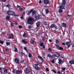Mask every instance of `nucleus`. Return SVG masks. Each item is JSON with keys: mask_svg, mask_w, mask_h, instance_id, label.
<instances>
[{"mask_svg": "<svg viewBox=\"0 0 74 74\" xmlns=\"http://www.w3.org/2000/svg\"><path fill=\"white\" fill-rule=\"evenodd\" d=\"M48 23H47V22H45V23H44V24L45 25H48Z\"/></svg>", "mask_w": 74, "mask_h": 74, "instance_id": "c03bdc74", "label": "nucleus"}, {"mask_svg": "<svg viewBox=\"0 0 74 74\" xmlns=\"http://www.w3.org/2000/svg\"><path fill=\"white\" fill-rule=\"evenodd\" d=\"M56 48H58H58H59L60 47V46L59 45H56Z\"/></svg>", "mask_w": 74, "mask_h": 74, "instance_id": "e433bc0d", "label": "nucleus"}, {"mask_svg": "<svg viewBox=\"0 0 74 74\" xmlns=\"http://www.w3.org/2000/svg\"><path fill=\"white\" fill-rule=\"evenodd\" d=\"M24 71L26 74H29L30 73V71L29 70V68H25Z\"/></svg>", "mask_w": 74, "mask_h": 74, "instance_id": "7ed1b4c3", "label": "nucleus"}, {"mask_svg": "<svg viewBox=\"0 0 74 74\" xmlns=\"http://www.w3.org/2000/svg\"><path fill=\"white\" fill-rule=\"evenodd\" d=\"M53 54H54V56L56 57H59L60 56V54L58 53L57 52H54Z\"/></svg>", "mask_w": 74, "mask_h": 74, "instance_id": "20e7f679", "label": "nucleus"}, {"mask_svg": "<svg viewBox=\"0 0 74 74\" xmlns=\"http://www.w3.org/2000/svg\"><path fill=\"white\" fill-rule=\"evenodd\" d=\"M69 63L71 64H74V61L73 60H72L69 62Z\"/></svg>", "mask_w": 74, "mask_h": 74, "instance_id": "4be33fe9", "label": "nucleus"}, {"mask_svg": "<svg viewBox=\"0 0 74 74\" xmlns=\"http://www.w3.org/2000/svg\"><path fill=\"white\" fill-rule=\"evenodd\" d=\"M24 49H25L26 51H27V49L26 47H24Z\"/></svg>", "mask_w": 74, "mask_h": 74, "instance_id": "09e8293b", "label": "nucleus"}, {"mask_svg": "<svg viewBox=\"0 0 74 74\" xmlns=\"http://www.w3.org/2000/svg\"><path fill=\"white\" fill-rule=\"evenodd\" d=\"M40 22H38L37 23H36V26L37 27H40Z\"/></svg>", "mask_w": 74, "mask_h": 74, "instance_id": "412c9836", "label": "nucleus"}, {"mask_svg": "<svg viewBox=\"0 0 74 74\" xmlns=\"http://www.w3.org/2000/svg\"><path fill=\"white\" fill-rule=\"evenodd\" d=\"M4 70L3 71H2V72L4 73H5V74H7L8 73V71L7 69H5L4 68Z\"/></svg>", "mask_w": 74, "mask_h": 74, "instance_id": "dca6fc26", "label": "nucleus"}, {"mask_svg": "<svg viewBox=\"0 0 74 74\" xmlns=\"http://www.w3.org/2000/svg\"><path fill=\"white\" fill-rule=\"evenodd\" d=\"M1 1H2V2H6V1H7V0H1Z\"/></svg>", "mask_w": 74, "mask_h": 74, "instance_id": "de8ad7c7", "label": "nucleus"}, {"mask_svg": "<svg viewBox=\"0 0 74 74\" xmlns=\"http://www.w3.org/2000/svg\"><path fill=\"white\" fill-rule=\"evenodd\" d=\"M62 70H63V71H64V70H66V68H65L62 67Z\"/></svg>", "mask_w": 74, "mask_h": 74, "instance_id": "37998d69", "label": "nucleus"}, {"mask_svg": "<svg viewBox=\"0 0 74 74\" xmlns=\"http://www.w3.org/2000/svg\"><path fill=\"white\" fill-rule=\"evenodd\" d=\"M0 43L1 44L3 45V41L0 40Z\"/></svg>", "mask_w": 74, "mask_h": 74, "instance_id": "a19ab883", "label": "nucleus"}, {"mask_svg": "<svg viewBox=\"0 0 74 74\" xmlns=\"http://www.w3.org/2000/svg\"><path fill=\"white\" fill-rule=\"evenodd\" d=\"M17 8H21V6H20L19 5H17Z\"/></svg>", "mask_w": 74, "mask_h": 74, "instance_id": "4d7b16f0", "label": "nucleus"}, {"mask_svg": "<svg viewBox=\"0 0 74 74\" xmlns=\"http://www.w3.org/2000/svg\"><path fill=\"white\" fill-rule=\"evenodd\" d=\"M51 62H52V63L53 64L54 63V60H51Z\"/></svg>", "mask_w": 74, "mask_h": 74, "instance_id": "ea45409f", "label": "nucleus"}, {"mask_svg": "<svg viewBox=\"0 0 74 74\" xmlns=\"http://www.w3.org/2000/svg\"><path fill=\"white\" fill-rule=\"evenodd\" d=\"M60 9L59 10V12H62L63 11V6H60Z\"/></svg>", "mask_w": 74, "mask_h": 74, "instance_id": "423d86ee", "label": "nucleus"}, {"mask_svg": "<svg viewBox=\"0 0 74 74\" xmlns=\"http://www.w3.org/2000/svg\"><path fill=\"white\" fill-rule=\"evenodd\" d=\"M23 36L24 37H27V34H25V33H24V34L23 35Z\"/></svg>", "mask_w": 74, "mask_h": 74, "instance_id": "a878e982", "label": "nucleus"}, {"mask_svg": "<svg viewBox=\"0 0 74 74\" xmlns=\"http://www.w3.org/2000/svg\"><path fill=\"white\" fill-rule=\"evenodd\" d=\"M25 62H26L25 61H22L20 63L21 65L23 66H24L25 65Z\"/></svg>", "mask_w": 74, "mask_h": 74, "instance_id": "9d476101", "label": "nucleus"}, {"mask_svg": "<svg viewBox=\"0 0 74 74\" xmlns=\"http://www.w3.org/2000/svg\"><path fill=\"white\" fill-rule=\"evenodd\" d=\"M58 61V63H59V64H62V63L64 62L61 59H59Z\"/></svg>", "mask_w": 74, "mask_h": 74, "instance_id": "ddd939ff", "label": "nucleus"}, {"mask_svg": "<svg viewBox=\"0 0 74 74\" xmlns=\"http://www.w3.org/2000/svg\"><path fill=\"white\" fill-rule=\"evenodd\" d=\"M65 4H66V1H65V0H62V5H64Z\"/></svg>", "mask_w": 74, "mask_h": 74, "instance_id": "6ab92c4d", "label": "nucleus"}, {"mask_svg": "<svg viewBox=\"0 0 74 74\" xmlns=\"http://www.w3.org/2000/svg\"><path fill=\"white\" fill-rule=\"evenodd\" d=\"M9 6V5H6V7H8Z\"/></svg>", "mask_w": 74, "mask_h": 74, "instance_id": "69168bd1", "label": "nucleus"}, {"mask_svg": "<svg viewBox=\"0 0 74 74\" xmlns=\"http://www.w3.org/2000/svg\"><path fill=\"white\" fill-rule=\"evenodd\" d=\"M54 27L55 30H56V29H58L57 28V27L56 26H55Z\"/></svg>", "mask_w": 74, "mask_h": 74, "instance_id": "49530a36", "label": "nucleus"}, {"mask_svg": "<svg viewBox=\"0 0 74 74\" xmlns=\"http://www.w3.org/2000/svg\"><path fill=\"white\" fill-rule=\"evenodd\" d=\"M14 37V36H13V34H11L10 35H9L8 36V38H13Z\"/></svg>", "mask_w": 74, "mask_h": 74, "instance_id": "a211bd4d", "label": "nucleus"}, {"mask_svg": "<svg viewBox=\"0 0 74 74\" xmlns=\"http://www.w3.org/2000/svg\"><path fill=\"white\" fill-rule=\"evenodd\" d=\"M8 49H5V51H6V52H8Z\"/></svg>", "mask_w": 74, "mask_h": 74, "instance_id": "5fc2aeb1", "label": "nucleus"}, {"mask_svg": "<svg viewBox=\"0 0 74 74\" xmlns=\"http://www.w3.org/2000/svg\"><path fill=\"white\" fill-rule=\"evenodd\" d=\"M4 69V68L0 67V70H1V72H2V71H3Z\"/></svg>", "mask_w": 74, "mask_h": 74, "instance_id": "473e14b6", "label": "nucleus"}, {"mask_svg": "<svg viewBox=\"0 0 74 74\" xmlns=\"http://www.w3.org/2000/svg\"><path fill=\"white\" fill-rule=\"evenodd\" d=\"M21 19H23V16H22V17H21Z\"/></svg>", "mask_w": 74, "mask_h": 74, "instance_id": "774afa93", "label": "nucleus"}, {"mask_svg": "<svg viewBox=\"0 0 74 74\" xmlns=\"http://www.w3.org/2000/svg\"><path fill=\"white\" fill-rule=\"evenodd\" d=\"M49 42H52V40H51V39H49Z\"/></svg>", "mask_w": 74, "mask_h": 74, "instance_id": "e2e57ef3", "label": "nucleus"}, {"mask_svg": "<svg viewBox=\"0 0 74 74\" xmlns=\"http://www.w3.org/2000/svg\"><path fill=\"white\" fill-rule=\"evenodd\" d=\"M15 71H16V70L15 69H14L13 71H12V73H15Z\"/></svg>", "mask_w": 74, "mask_h": 74, "instance_id": "a18cd8bd", "label": "nucleus"}, {"mask_svg": "<svg viewBox=\"0 0 74 74\" xmlns=\"http://www.w3.org/2000/svg\"><path fill=\"white\" fill-rule=\"evenodd\" d=\"M48 51H51V48H49L48 49Z\"/></svg>", "mask_w": 74, "mask_h": 74, "instance_id": "6e6d98bb", "label": "nucleus"}, {"mask_svg": "<svg viewBox=\"0 0 74 74\" xmlns=\"http://www.w3.org/2000/svg\"><path fill=\"white\" fill-rule=\"evenodd\" d=\"M44 4L46 5H47V4L50 3V2H49L48 0H44Z\"/></svg>", "mask_w": 74, "mask_h": 74, "instance_id": "39448f33", "label": "nucleus"}, {"mask_svg": "<svg viewBox=\"0 0 74 74\" xmlns=\"http://www.w3.org/2000/svg\"><path fill=\"white\" fill-rule=\"evenodd\" d=\"M31 12H32V16L34 15V14L36 12V10H31L30 11Z\"/></svg>", "mask_w": 74, "mask_h": 74, "instance_id": "6e6552de", "label": "nucleus"}, {"mask_svg": "<svg viewBox=\"0 0 74 74\" xmlns=\"http://www.w3.org/2000/svg\"><path fill=\"white\" fill-rule=\"evenodd\" d=\"M58 49L59 50H62V49H63L62 47H59V48H58Z\"/></svg>", "mask_w": 74, "mask_h": 74, "instance_id": "72a5a7b5", "label": "nucleus"}, {"mask_svg": "<svg viewBox=\"0 0 74 74\" xmlns=\"http://www.w3.org/2000/svg\"><path fill=\"white\" fill-rule=\"evenodd\" d=\"M11 26H14V24L11 23Z\"/></svg>", "mask_w": 74, "mask_h": 74, "instance_id": "864d4df0", "label": "nucleus"}, {"mask_svg": "<svg viewBox=\"0 0 74 74\" xmlns=\"http://www.w3.org/2000/svg\"><path fill=\"white\" fill-rule=\"evenodd\" d=\"M41 1H39V3H40H40H41Z\"/></svg>", "mask_w": 74, "mask_h": 74, "instance_id": "0e129e2a", "label": "nucleus"}, {"mask_svg": "<svg viewBox=\"0 0 74 74\" xmlns=\"http://www.w3.org/2000/svg\"><path fill=\"white\" fill-rule=\"evenodd\" d=\"M52 71H53V73H56V71H55V70H52Z\"/></svg>", "mask_w": 74, "mask_h": 74, "instance_id": "8fccbe9b", "label": "nucleus"}, {"mask_svg": "<svg viewBox=\"0 0 74 74\" xmlns=\"http://www.w3.org/2000/svg\"><path fill=\"white\" fill-rule=\"evenodd\" d=\"M34 20V18H29L27 20V23L30 25L32 23V22H33Z\"/></svg>", "mask_w": 74, "mask_h": 74, "instance_id": "f257e3e1", "label": "nucleus"}, {"mask_svg": "<svg viewBox=\"0 0 74 74\" xmlns=\"http://www.w3.org/2000/svg\"><path fill=\"white\" fill-rule=\"evenodd\" d=\"M28 56L29 58H31V57H32V55H31V54L29 53Z\"/></svg>", "mask_w": 74, "mask_h": 74, "instance_id": "79ce46f5", "label": "nucleus"}, {"mask_svg": "<svg viewBox=\"0 0 74 74\" xmlns=\"http://www.w3.org/2000/svg\"><path fill=\"white\" fill-rule=\"evenodd\" d=\"M10 17L9 16H8L6 17V19H7L8 20L10 19Z\"/></svg>", "mask_w": 74, "mask_h": 74, "instance_id": "bb28decb", "label": "nucleus"}, {"mask_svg": "<svg viewBox=\"0 0 74 74\" xmlns=\"http://www.w3.org/2000/svg\"><path fill=\"white\" fill-rule=\"evenodd\" d=\"M35 18L36 19L38 20V19H40L41 18V15L35 16Z\"/></svg>", "mask_w": 74, "mask_h": 74, "instance_id": "1a4fd4ad", "label": "nucleus"}, {"mask_svg": "<svg viewBox=\"0 0 74 74\" xmlns=\"http://www.w3.org/2000/svg\"><path fill=\"white\" fill-rule=\"evenodd\" d=\"M15 61L16 64H18L19 63V59L17 58H15Z\"/></svg>", "mask_w": 74, "mask_h": 74, "instance_id": "9b49d317", "label": "nucleus"}, {"mask_svg": "<svg viewBox=\"0 0 74 74\" xmlns=\"http://www.w3.org/2000/svg\"><path fill=\"white\" fill-rule=\"evenodd\" d=\"M55 26V24H53L51 25L50 27L51 28H53V27H54Z\"/></svg>", "mask_w": 74, "mask_h": 74, "instance_id": "393cba45", "label": "nucleus"}, {"mask_svg": "<svg viewBox=\"0 0 74 74\" xmlns=\"http://www.w3.org/2000/svg\"><path fill=\"white\" fill-rule=\"evenodd\" d=\"M19 11H22V10H23V9L22 8H19Z\"/></svg>", "mask_w": 74, "mask_h": 74, "instance_id": "58836bf2", "label": "nucleus"}, {"mask_svg": "<svg viewBox=\"0 0 74 74\" xmlns=\"http://www.w3.org/2000/svg\"><path fill=\"white\" fill-rule=\"evenodd\" d=\"M66 45L67 46L68 48L70 47V42H68L66 43Z\"/></svg>", "mask_w": 74, "mask_h": 74, "instance_id": "f8f14e48", "label": "nucleus"}, {"mask_svg": "<svg viewBox=\"0 0 74 74\" xmlns=\"http://www.w3.org/2000/svg\"><path fill=\"white\" fill-rule=\"evenodd\" d=\"M22 42H24V44L25 42V40H23L22 41Z\"/></svg>", "mask_w": 74, "mask_h": 74, "instance_id": "603ef678", "label": "nucleus"}, {"mask_svg": "<svg viewBox=\"0 0 74 74\" xmlns=\"http://www.w3.org/2000/svg\"><path fill=\"white\" fill-rule=\"evenodd\" d=\"M42 41H45V40H44V38H42Z\"/></svg>", "mask_w": 74, "mask_h": 74, "instance_id": "13d9d810", "label": "nucleus"}, {"mask_svg": "<svg viewBox=\"0 0 74 74\" xmlns=\"http://www.w3.org/2000/svg\"><path fill=\"white\" fill-rule=\"evenodd\" d=\"M71 17V16L70 15H68L67 16V19H69V18H70Z\"/></svg>", "mask_w": 74, "mask_h": 74, "instance_id": "c85d7f7f", "label": "nucleus"}, {"mask_svg": "<svg viewBox=\"0 0 74 74\" xmlns=\"http://www.w3.org/2000/svg\"><path fill=\"white\" fill-rule=\"evenodd\" d=\"M31 43L32 44H33L34 43V41H33V39H31Z\"/></svg>", "mask_w": 74, "mask_h": 74, "instance_id": "2f4dec72", "label": "nucleus"}, {"mask_svg": "<svg viewBox=\"0 0 74 74\" xmlns=\"http://www.w3.org/2000/svg\"><path fill=\"white\" fill-rule=\"evenodd\" d=\"M48 57H49L50 59H52L53 58V56H51L50 54H48Z\"/></svg>", "mask_w": 74, "mask_h": 74, "instance_id": "2eb2a0df", "label": "nucleus"}, {"mask_svg": "<svg viewBox=\"0 0 74 74\" xmlns=\"http://www.w3.org/2000/svg\"><path fill=\"white\" fill-rule=\"evenodd\" d=\"M16 73L17 74H21V71L19 70L17 71H16Z\"/></svg>", "mask_w": 74, "mask_h": 74, "instance_id": "aec40b11", "label": "nucleus"}, {"mask_svg": "<svg viewBox=\"0 0 74 74\" xmlns=\"http://www.w3.org/2000/svg\"><path fill=\"white\" fill-rule=\"evenodd\" d=\"M43 44H44L43 43L41 42L40 44V47H42L43 48V49H45V46H44V45H43Z\"/></svg>", "mask_w": 74, "mask_h": 74, "instance_id": "4468645a", "label": "nucleus"}, {"mask_svg": "<svg viewBox=\"0 0 74 74\" xmlns=\"http://www.w3.org/2000/svg\"><path fill=\"white\" fill-rule=\"evenodd\" d=\"M64 43H63L62 44V45H64Z\"/></svg>", "mask_w": 74, "mask_h": 74, "instance_id": "338daca9", "label": "nucleus"}, {"mask_svg": "<svg viewBox=\"0 0 74 74\" xmlns=\"http://www.w3.org/2000/svg\"><path fill=\"white\" fill-rule=\"evenodd\" d=\"M46 11V14H48V13L49 12V10H48V9H46L45 10Z\"/></svg>", "mask_w": 74, "mask_h": 74, "instance_id": "cd10ccee", "label": "nucleus"}, {"mask_svg": "<svg viewBox=\"0 0 74 74\" xmlns=\"http://www.w3.org/2000/svg\"><path fill=\"white\" fill-rule=\"evenodd\" d=\"M10 44H11V43H10V42H7L6 43V44L7 46H8V45H10Z\"/></svg>", "mask_w": 74, "mask_h": 74, "instance_id": "b1692460", "label": "nucleus"}, {"mask_svg": "<svg viewBox=\"0 0 74 74\" xmlns=\"http://www.w3.org/2000/svg\"><path fill=\"white\" fill-rule=\"evenodd\" d=\"M18 27H19V28H20V29H21V28H22V26L21 25H19L18 26Z\"/></svg>", "mask_w": 74, "mask_h": 74, "instance_id": "3c124183", "label": "nucleus"}, {"mask_svg": "<svg viewBox=\"0 0 74 74\" xmlns=\"http://www.w3.org/2000/svg\"><path fill=\"white\" fill-rule=\"evenodd\" d=\"M57 74H60V72L59 71H58Z\"/></svg>", "mask_w": 74, "mask_h": 74, "instance_id": "bf43d9fd", "label": "nucleus"}, {"mask_svg": "<svg viewBox=\"0 0 74 74\" xmlns=\"http://www.w3.org/2000/svg\"><path fill=\"white\" fill-rule=\"evenodd\" d=\"M56 44H58V43H59V41H58V40L57 39H56Z\"/></svg>", "mask_w": 74, "mask_h": 74, "instance_id": "c9c22d12", "label": "nucleus"}, {"mask_svg": "<svg viewBox=\"0 0 74 74\" xmlns=\"http://www.w3.org/2000/svg\"><path fill=\"white\" fill-rule=\"evenodd\" d=\"M14 52H17V48H16V47H14Z\"/></svg>", "mask_w": 74, "mask_h": 74, "instance_id": "c756f323", "label": "nucleus"}, {"mask_svg": "<svg viewBox=\"0 0 74 74\" xmlns=\"http://www.w3.org/2000/svg\"><path fill=\"white\" fill-rule=\"evenodd\" d=\"M7 14L10 15H13L14 16H18L17 15H15V12L11 11H9L7 13Z\"/></svg>", "mask_w": 74, "mask_h": 74, "instance_id": "f03ea898", "label": "nucleus"}, {"mask_svg": "<svg viewBox=\"0 0 74 74\" xmlns=\"http://www.w3.org/2000/svg\"><path fill=\"white\" fill-rule=\"evenodd\" d=\"M35 68L36 70H41V69H40V67H38V65L37 64L35 65Z\"/></svg>", "mask_w": 74, "mask_h": 74, "instance_id": "0eeeda50", "label": "nucleus"}, {"mask_svg": "<svg viewBox=\"0 0 74 74\" xmlns=\"http://www.w3.org/2000/svg\"><path fill=\"white\" fill-rule=\"evenodd\" d=\"M38 58H39V59H40L41 60V61H42V62H43L44 61V60L43 59V58H42V57H40L39 56H38Z\"/></svg>", "mask_w": 74, "mask_h": 74, "instance_id": "f3484780", "label": "nucleus"}, {"mask_svg": "<svg viewBox=\"0 0 74 74\" xmlns=\"http://www.w3.org/2000/svg\"><path fill=\"white\" fill-rule=\"evenodd\" d=\"M66 24L63 23L62 24L61 26L62 27H66Z\"/></svg>", "mask_w": 74, "mask_h": 74, "instance_id": "5701e85b", "label": "nucleus"}, {"mask_svg": "<svg viewBox=\"0 0 74 74\" xmlns=\"http://www.w3.org/2000/svg\"><path fill=\"white\" fill-rule=\"evenodd\" d=\"M24 44H27V41H25V42H24Z\"/></svg>", "mask_w": 74, "mask_h": 74, "instance_id": "052dcab7", "label": "nucleus"}, {"mask_svg": "<svg viewBox=\"0 0 74 74\" xmlns=\"http://www.w3.org/2000/svg\"><path fill=\"white\" fill-rule=\"evenodd\" d=\"M28 29H31V28H32V25H30L28 26Z\"/></svg>", "mask_w": 74, "mask_h": 74, "instance_id": "4c0bfd02", "label": "nucleus"}, {"mask_svg": "<svg viewBox=\"0 0 74 74\" xmlns=\"http://www.w3.org/2000/svg\"><path fill=\"white\" fill-rule=\"evenodd\" d=\"M63 8L65 10H67V7L66 6H64V7L63 6Z\"/></svg>", "mask_w": 74, "mask_h": 74, "instance_id": "7c9ffc66", "label": "nucleus"}, {"mask_svg": "<svg viewBox=\"0 0 74 74\" xmlns=\"http://www.w3.org/2000/svg\"><path fill=\"white\" fill-rule=\"evenodd\" d=\"M46 69L47 71H48V68H46Z\"/></svg>", "mask_w": 74, "mask_h": 74, "instance_id": "680f3d73", "label": "nucleus"}, {"mask_svg": "<svg viewBox=\"0 0 74 74\" xmlns=\"http://www.w3.org/2000/svg\"><path fill=\"white\" fill-rule=\"evenodd\" d=\"M14 24H15V25H17V23L16 21H14Z\"/></svg>", "mask_w": 74, "mask_h": 74, "instance_id": "f704fd0d", "label": "nucleus"}]
</instances>
